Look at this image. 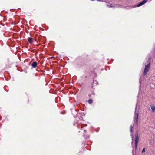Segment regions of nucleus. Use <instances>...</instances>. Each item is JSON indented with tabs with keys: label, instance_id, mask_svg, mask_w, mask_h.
Masks as SVG:
<instances>
[{
	"label": "nucleus",
	"instance_id": "obj_7",
	"mask_svg": "<svg viewBox=\"0 0 155 155\" xmlns=\"http://www.w3.org/2000/svg\"><path fill=\"white\" fill-rule=\"evenodd\" d=\"M152 111L153 112L155 110V107L154 106H152L151 107Z\"/></svg>",
	"mask_w": 155,
	"mask_h": 155
},
{
	"label": "nucleus",
	"instance_id": "obj_11",
	"mask_svg": "<svg viewBox=\"0 0 155 155\" xmlns=\"http://www.w3.org/2000/svg\"><path fill=\"white\" fill-rule=\"evenodd\" d=\"M145 152V148H144L143 149V150H142V152L143 153H144V152Z\"/></svg>",
	"mask_w": 155,
	"mask_h": 155
},
{
	"label": "nucleus",
	"instance_id": "obj_5",
	"mask_svg": "<svg viewBox=\"0 0 155 155\" xmlns=\"http://www.w3.org/2000/svg\"><path fill=\"white\" fill-rule=\"evenodd\" d=\"M37 65V63L36 62H34L32 64L31 66L33 68H35L36 67Z\"/></svg>",
	"mask_w": 155,
	"mask_h": 155
},
{
	"label": "nucleus",
	"instance_id": "obj_9",
	"mask_svg": "<svg viewBox=\"0 0 155 155\" xmlns=\"http://www.w3.org/2000/svg\"><path fill=\"white\" fill-rule=\"evenodd\" d=\"M130 132L132 133V129H133V126L132 125H130Z\"/></svg>",
	"mask_w": 155,
	"mask_h": 155
},
{
	"label": "nucleus",
	"instance_id": "obj_6",
	"mask_svg": "<svg viewBox=\"0 0 155 155\" xmlns=\"http://www.w3.org/2000/svg\"><path fill=\"white\" fill-rule=\"evenodd\" d=\"M28 40L30 43L32 44L33 43V39L31 38H28Z\"/></svg>",
	"mask_w": 155,
	"mask_h": 155
},
{
	"label": "nucleus",
	"instance_id": "obj_10",
	"mask_svg": "<svg viewBox=\"0 0 155 155\" xmlns=\"http://www.w3.org/2000/svg\"><path fill=\"white\" fill-rule=\"evenodd\" d=\"M88 102L89 103L91 104L92 103L93 101L91 99H89L88 101Z\"/></svg>",
	"mask_w": 155,
	"mask_h": 155
},
{
	"label": "nucleus",
	"instance_id": "obj_1",
	"mask_svg": "<svg viewBox=\"0 0 155 155\" xmlns=\"http://www.w3.org/2000/svg\"><path fill=\"white\" fill-rule=\"evenodd\" d=\"M150 59H151V58H150L148 61L149 62L148 64L145 66V68L144 69L143 73V74L144 75L147 74V72L148 71L149 69L150 66V63L149 62V60Z\"/></svg>",
	"mask_w": 155,
	"mask_h": 155
},
{
	"label": "nucleus",
	"instance_id": "obj_4",
	"mask_svg": "<svg viewBox=\"0 0 155 155\" xmlns=\"http://www.w3.org/2000/svg\"><path fill=\"white\" fill-rule=\"evenodd\" d=\"M148 0H143V1L140 2V3L138 4L137 5V7H138L143 5L144 4H145Z\"/></svg>",
	"mask_w": 155,
	"mask_h": 155
},
{
	"label": "nucleus",
	"instance_id": "obj_3",
	"mask_svg": "<svg viewBox=\"0 0 155 155\" xmlns=\"http://www.w3.org/2000/svg\"><path fill=\"white\" fill-rule=\"evenodd\" d=\"M138 113H136L135 111V114L134 115V119L135 120L136 124H137L138 123Z\"/></svg>",
	"mask_w": 155,
	"mask_h": 155
},
{
	"label": "nucleus",
	"instance_id": "obj_12",
	"mask_svg": "<svg viewBox=\"0 0 155 155\" xmlns=\"http://www.w3.org/2000/svg\"><path fill=\"white\" fill-rule=\"evenodd\" d=\"M113 6H111V5H110L109 7H113Z\"/></svg>",
	"mask_w": 155,
	"mask_h": 155
},
{
	"label": "nucleus",
	"instance_id": "obj_8",
	"mask_svg": "<svg viewBox=\"0 0 155 155\" xmlns=\"http://www.w3.org/2000/svg\"><path fill=\"white\" fill-rule=\"evenodd\" d=\"M131 137L132 140V143H133V140H134V137L133 134L132 133L131 134Z\"/></svg>",
	"mask_w": 155,
	"mask_h": 155
},
{
	"label": "nucleus",
	"instance_id": "obj_2",
	"mask_svg": "<svg viewBox=\"0 0 155 155\" xmlns=\"http://www.w3.org/2000/svg\"><path fill=\"white\" fill-rule=\"evenodd\" d=\"M139 138L138 133H136L135 135V148L136 149L137 148Z\"/></svg>",
	"mask_w": 155,
	"mask_h": 155
}]
</instances>
